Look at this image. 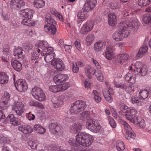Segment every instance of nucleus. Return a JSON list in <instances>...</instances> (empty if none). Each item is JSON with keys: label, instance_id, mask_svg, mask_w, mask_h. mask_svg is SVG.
Segmentation results:
<instances>
[{"label": "nucleus", "instance_id": "obj_16", "mask_svg": "<svg viewBox=\"0 0 151 151\" xmlns=\"http://www.w3.org/2000/svg\"><path fill=\"white\" fill-rule=\"evenodd\" d=\"M106 43L105 40H99L94 44L93 49L96 52H100L105 48Z\"/></svg>", "mask_w": 151, "mask_h": 151}, {"label": "nucleus", "instance_id": "obj_37", "mask_svg": "<svg viewBox=\"0 0 151 151\" xmlns=\"http://www.w3.org/2000/svg\"><path fill=\"white\" fill-rule=\"evenodd\" d=\"M95 40V36L94 34L91 33L88 34L86 38V45L87 46H90L93 42Z\"/></svg>", "mask_w": 151, "mask_h": 151}, {"label": "nucleus", "instance_id": "obj_55", "mask_svg": "<svg viewBox=\"0 0 151 151\" xmlns=\"http://www.w3.org/2000/svg\"><path fill=\"white\" fill-rule=\"evenodd\" d=\"M122 122L126 132H132V129L129 125L124 121H122Z\"/></svg>", "mask_w": 151, "mask_h": 151}, {"label": "nucleus", "instance_id": "obj_9", "mask_svg": "<svg viewBox=\"0 0 151 151\" xmlns=\"http://www.w3.org/2000/svg\"><path fill=\"white\" fill-rule=\"evenodd\" d=\"M70 86L68 83H66L59 85H52L49 87V91L52 92L57 93L65 91Z\"/></svg>", "mask_w": 151, "mask_h": 151}, {"label": "nucleus", "instance_id": "obj_59", "mask_svg": "<svg viewBox=\"0 0 151 151\" xmlns=\"http://www.w3.org/2000/svg\"><path fill=\"white\" fill-rule=\"evenodd\" d=\"M34 115L32 114L31 112H29L28 114H27V117L29 120H33L35 118Z\"/></svg>", "mask_w": 151, "mask_h": 151}, {"label": "nucleus", "instance_id": "obj_31", "mask_svg": "<svg viewBox=\"0 0 151 151\" xmlns=\"http://www.w3.org/2000/svg\"><path fill=\"white\" fill-rule=\"evenodd\" d=\"M9 81V77L5 72H0V84L3 85L7 84Z\"/></svg>", "mask_w": 151, "mask_h": 151}, {"label": "nucleus", "instance_id": "obj_50", "mask_svg": "<svg viewBox=\"0 0 151 151\" xmlns=\"http://www.w3.org/2000/svg\"><path fill=\"white\" fill-rule=\"evenodd\" d=\"M124 135L125 138L128 140L135 139L136 136L135 133H125Z\"/></svg>", "mask_w": 151, "mask_h": 151}, {"label": "nucleus", "instance_id": "obj_27", "mask_svg": "<svg viewBox=\"0 0 151 151\" xmlns=\"http://www.w3.org/2000/svg\"><path fill=\"white\" fill-rule=\"evenodd\" d=\"M7 119L9 120L10 123L13 125H18L20 124L19 119L15 117L13 114L9 115L7 118Z\"/></svg>", "mask_w": 151, "mask_h": 151}, {"label": "nucleus", "instance_id": "obj_3", "mask_svg": "<svg viewBox=\"0 0 151 151\" xmlns=\"http://www.w3.org/2000/svg\"><path fill=\"white\" fill-rule=\"evenodd\" d=\"M119 27L118 31L114 32L112 35L113 39L116 41L122 40L127 37L130 33V28L128 24L121 22L119 24Z\"/></svg>", "mask_w": 151, "mask_h": 151}, {"label": "nucleus", "instance_id": "obj_41", "mask_svg": "<svg viewBox=\"0 0 151 151\" xmlns=\"http://www.w3.org/2000/svg\"><path fill=\"white\" fill-rule=\"evenodd\" d=\"M30 18L23 19L21 23L22 24L28 26H33L34 25V22L31 20Z\"/></svg>", "mask_w": 151, "mask_h": 151}, {"label": "nucleus", "instance_id": "obj_64", "mask_svg": "<svg viewBox=\"0 0 151 151\" xmlns=\"http://www.w3.org/2000/svg\"><path fill=\"white\" fill-rule=\"evenodd\" d=\"M52 151H64L63 150H61L59 146L55 145L52 148Z\"/></svg>", "mask_w": 151, "mask_h": 151}, {"label": "nucleus", "instance_id": "obj_14", "mask_svg": "<svg viewBox=\"0 0 151 151\" xmlns=\"http://www.w3.org/2000/svg\"><path fill=\"white\" fill-rule=\"evenodd\" d=\"M135 67L137 72H139L142 76H145L147 74L148 69L147 66L139 62H136Z\"/></svg>", "mask_w": 151, "mask_h": 151}, {"label": "nucleus", "instance_id": "obj_39", "mask_svg": "<svg viewBox=\"0 0 151 151\" xmlns=\"http://www.w3.org/2000/svg\"><path fill=\"white\" fill-rule=\"evenodd\" d=\"M149 94V91L148 90H141L139 93V98L142 100L146 99L148 97Z\"/></svg>", "mask_w": 151, "mask_h": 151}, {"label": "nucleus", "instance_id": "obj_32", "mask_svg": "<svg viewBox=\"0 0 151 151\" xmlns=\"http://www.w3.org/2000/svg\"><path fill=\"white\" fill-rule=\"evenodd\" d=\"M147 46L144 45L139 49V51L136 55L137 58L138 59L141 57L147 52Z\"/></svg>", "mask_w": 151, "mask_h": 151}, {"label": "nucleus", "instance_id": "obj_44", "mask_svg": "<svg viewBox=\"0 0 151 151\" xmlns=\"http://www.w3.org/2000/svg\"><path fill=\"white\" fill-rule=\"evenodd\" d=\"M143 22L146 24L151 23V14H146L142 17Z\"/></svg>", "mask_w": 151, "mask_h": 151}, {"label": "nucleus", "instance_id": "obj_26", "mask_svg": "<svg viewBox=\"0 0 151 151\" xmlns=\"http://www.w3.org/2000/svg\"><path fill=\"white\" fill-rule=\"evenodd\" d=\"M14 55L16 58L23 59L24 56V53L22 48L19 47L15 48L14 51Z\"/></svg>", "mask_w": 151, "mask_h": 151}, {"label": "nucleus", "instance_id": "obj_20", "mask_svg": "<svg viewBox=\"0 0 151 151\" xmlns=\"http://www.w3.org/2000/svg\"><path fill=\"white\" fill-rule=\"evenodd\" d=\"M114 50V48L113 47L109 45L107 47L105 54L106 58L108 60H111L114 58L115 55Z\"/></svg>", "mask_w": 151, "mask_h": 151}, {"label": "nucleus", "instance_id": "obj_46", "mask_svg": "<svg viewBox=\"0 0 151 151\" xmlns=\"http://www.w3.org/2000/svg\"><path fill=\"white\" fill-rule=\"evenodd\" d=\"M139 99L137 96H134L131 97L130 101L133 104H137L138 105H141V101H139Z\"/></svg>", "mask_w": 151, "mask_h": 151}, {"label": "nucleus", "instance_id": "obj_8", "mask_svg": "<svg viewBox=\"0 0 151 151\" xmlns=\"http://www.w3.org/2000/svg\"><path fill=\"white\" fill-rule=\"evenodd\" d=\"M24 104L21 101L14 103L12 105L13 111L18 116H21L24 113L25 110Z\"/></svg>", "mask_w": 151, "mask_h": 151}, {"label": "nucleus", "instance_id": "obj_33", "mask_svg": "<svg viewBox=\"0 0 151 151\" xmlns=\"http://www.w3.org/2000/svg\"><path fill=\"white\" fill-rule=\"evenodd\" d=\"M96 71L94 68L91 66H88L86 67L85 71L86 76L90 79L92 78L91 75H94Z\"/></svg>", "mask_w": 151, "mask_h": 151}, {"label": "nucleus", "instance_id": "obj_18", "mask_svg": "<svg viewBox=\"0 0 151 151\" xmlns=\"http://www.w3.org/2000/svg\"><path fill=\"white\" fill-rule=\"evenodd\" d=\"M67 96L65 95H61L58 98L54 97L52 99V102L54 104V106L55 108H57L63 104V100L65 99Z\"/></svg>", "mask_w": 151, "mask_h": 151}, {"label": "nucleus", "instance_id": "obj_22", "mask_svg": "<svg viewBox=\"0 0 151 151\" xmlns=\"http://www.w3.org/2000/svg\"><path fill=\"white\" fill-rule=\"evenodd\" d=\"M114 85L117 88H121L125 89L126 91L128 92H131L132 89V84L124 83H117L115 82Z\"/></svg>", "mask_w": 151, "mask_h": 151}, {"label": "nucleus", "instance_id": "obj_58", "mask_svg": "<svg viewBox=\"0 0 151 151\" xmlns=\"http://www.w3.org/2000/svg\"><path fill=\"white\" fill-rule=\"evenodd\" d=\"M72 70L73 73H77L79 70V68L76 62L72 63Z\"/></svg>", "mask_w": 151, "mask_h": 151}, {"label": "nucleus", "instance_id": "obj_48", "mask_svg": "<svg viewBox=\"0 0 151 151\" xmlns=\"http://www.w3.org/2000/svg\"><path fill=\"white\" fill-rule=\"evenodd\" d=\"M33 128L34 130L37 132H46L45 128L39 124L35 125Z\"/></svg>", "mask_w": 151, "mask_h": 151}, {"label": "nucleus", "instance_id": "obj_45", "mask_svg": "<svg viewBox=\"0 0 151 151\" xmlns=\"http://www.w3.org/2000/svg\"><path fill=\"white\" fill-rule=\"evenodd\" d=\"M131 22H128L126 23L128 24V26L130 28V27H132L133 28H137L139 24V22L138 20L136 19H134L132 21H130Z\"/></svg>", "mask_w": 151, "mask_h": 151}, {"label": "nucleus", "instance_id": "obj_12", "mask_svg": "<svg viewBox=\"0 0 151 151\" xmlns=\"http://www.w3.org/2000/svg\"><path fill=\"white\" fill-rule=\"evenodd\" d=\"M127 114H125V115L126 118L133 123L139 116L137 115V111L135 109L132 107L130 108Z\"/></svg>", "mask_w": 151, "mask_h": 151}, {"label": "nucleus", "instance_id": "obj_6", "mask_svg": "<svg viewBox=\"0 0 151 151\" xmlns=\"http://www.w3.org/2000/svg\"><path fill=\"white\" fill-rule=\"evenodd\" d=\"M86 106L85 103L82 101H77L75 102L71 107L70 111L71 113L77 114L83 110Z\"/></svg>", "mask_w": 151, "mask_h": 151}, {"label": "nucleus", "instance_id": "obj_15", "mask_svg": "<svg viewBox=\"0 0 151 151\" xmlns=\"http://www.w3.org/2000/svg\"><path fill=\"white\" fill-rule=\"evenodd\" d=\"M51 63L58 70L62 71L65 68V65L62 61L60 59H54Z\"/></svg>", "mask_w": 151, "mask_h": 151}, {"label": "nucleus", "instance_id": "obj_52", "mask_svg": "<svg viewBox=\"0 0 151 151\" xmlns=\"http://www.w3.org/2000/svg\"><path fill=\"white\" fill-rule=\"evenodd\" d=\"M38 141L37 140H29L28 142V145L33 149H36Z\"/></svg>", "mask_w": 151, "mask_h": 151}, {"label": "nucleus", "instance_id": "obj_35", "mask_svg": "<svg viewBox=\"0 0 151 151\" xmlns=\"http://www.w3.org/2000/svg\"><path fill=\"white\" fill-rule=\"evenodd\" d=\"M133 123L142 128H144L146 125L144 120L140 116Z\"/></svg>", "mask_w": 151, "mask_h": 151}, {"label": "nucleus", "instance_id": "obj_5", "mask_svg": "<svg viewBox=\"0 0 151 151\" xmlns=\"http://www.w3.org/2000/svg\"><path fill=\"white\" fill-rule=\"evenodd\" d=\"M93 140V137L86 133H78L76 136V140L78 143L84 146H89Z\"/></svg>", "mask_w": 151, "mask_h": 151}, {"label": "nucleus", "instance_id": "obj_63", "mask_svg": "<svg viewBox=\"0 0 151 151\" xmlns=\"http://www.w3.org/2000/svg\"><path fill=\"white\" fill-rule=\"evenodd\" d=\"M74 43L76 48L79 50L80 51L81 50V47L80 42L76 40L75 42Z\"/></svg>", "mask_w": 151, "mask_h": 151}, {"label": "nucleus", "instance_id": "obj_10", "mask_svg": "<svg viewBox=\"0 0 151 151\" xmlns=\"http://www.w3.org/2000/svg\"><path fill=\"white\" fill-rule=\"evenodd\" d=\"M16 89L19 91L25 92L28 88L27 84L24 79H20L14 82Z\"/></svg>", "mask_w": 151, "mask_h": 151}, {"label": "nucleus", "instance_id": "obj_56", "mask_svg": "<svg viewBox=\"0 0 151 151\" xmlns=\"http://www.w3.org/2000/svg\"><path fill=\"white\" fill-rule=\"evenodd\" d=\"M120 108L121 111L126 114H127L129 111V109H130V108H129L127 106L124 104H123L120 106Z\"/></svg>", "mask_w": 151, "mask_h": 151}, {"label": "nucleus", "instance_id": "obj_62", "mask_svg": "<svg viewBox=\"0 0 151 151\" xmlns=\"http://www.w3.org/2000/svg\"><path fill=\"white\" fill-rule=\"evenodd\" d=\"M5 109V107H3L1 106H0V119H4L5 117V115L3 114V109Z\"/></svg>", "mask_w": 151, "mask_h": 151}, {"label": "nucleus", "instance_id": "obj_49", "mask_svg": "<svg viewBox=\"0 0 151 151\" xmlns=\"http://www.w3.org/2000/svg\"><path fill=\"white\" fill-rule=\"evenodd\" d=\"M116 146L117 149L119 151L124 150L125 149L124 143L121 141H117L116 142Z\"/></svg>", "mask_w": 151, "mask_h": 151}, {"label": "nucleus", "instance_id": "obj_24", "mask_svg": "<svg viewBox=\"0 0 151 151\" xmlns=\"http://www.w3.org/2000/svg\"><path fill=\"white\" fill-rule=\"evenodd\" d=\"M108 22L109 24L111 26H113L117 23V18L116 15L114 13H111L108 15Z\"/></svg>", "mask_w": 151, "mask_h": 151}, {"label": "nucleus", "instance_id": "obj_38", "mask_svg": "<svg viewBox=\"0 0 151 151\" xmlns=\"http://www.w3.org/2000/svg\"><path fill=\"white\" fill-rule=\"evenodd\" d=\"M45 4V1L43 0H34L33 5L37 9L43 7Z\"/></svg>", "mask_w": 151, "mask_h": 151}, {"label": "nucleus", "instance_id": "obj_29", "mask_svg": "<svg viewBox=\"0 0 151 151\" xmlns=\"http://www.w3.org/2000/svg\"><path fill=\"white\" fill-rule=\"evenodd\" d=\"M68 143L72 146L74 147V149L76 151H86V150H83L79 144H77L75 142V140L70 139L68 141Z\"/></svg>", "mask_w": 151, "mask_h": 151}, {"label": "nucleus", "instance_id": "obj_47", "mask_svg": "<svg viewBox=\"0 0 151 151\" xmlns=\"http://www.w3.org/2000/svg\"><path fill=\"white\" fill-rule=\"evenodd\" d=\"M44 59L46 62L49 63L51 62L55 56V54L52 53L51 54H48L44 55Z\"/></svg>", "mask_w": 151, "mask_h": 151}, {"label": "nucleus", "instance_id": "obj_34", "mask_svg": "<svg viewBox=\"0 0 151 151\" xmlns=\"http://www.w3.org/2000/svg\"><path fill=\"white\" fill-rule=\"evenodd\" d=\"M50 131L53 132H58L60 128L58 124L56 123H52L50 124L49 126Z\"/></svg>", "mask_w": 151, "mask_h": 151}, {"label": "nucleus", "instance_id": "obj_13", "mask_svg": "<svg viewBox=\"0 0 151 151\" xmlns=\"http://www.w3.org/2000/svg\"><path fill=\"white\" fill-rule=\"evenodd\" d=\"M103 93L104 96L106 100L109 103H111L113 101V98L111 95L114 94L113 89L108 87L103 89Z\"/></svg>", "mask_w": 151, "mask_h": 151}, {"label": "nucleus", "instance_id": "obj_57", "mask_svg": "<svg viewBox=\"0 0 151 151\" xmlns=\"http://www.w3.org/2000/svg\"><path fill=\"white\" fill-rule=\"evenodd\" d=\"M9 142L7 138L1 134L0 136V142L1 143L4 144H6Z\"/></svg>", "mask_w": 151, "mask_h": 151}, {"label": "nucleus", "instance_id": "obj_61", "mask_svg": "<svg viewBox=\"0 0 151 151\" xmlns=\"http://www.w3.org/2000/svg\"><path fill=\"white\" fill-rule=\"evenodd\" d=\"M92 60L93 63L95 65L98 70L101 69L100 65L96 60H94L93 58H92Z\"/></svg>", "mask_w": 151, "mask_h": 151}, {"label": "nucleus", "instance_id": "obj_2", "mask_svg": "<svg viewBox=\"0 0 151 151\" xmlns=\"http://www.w3.org/2000/svg\"><path fill=\"white\" fill-rule=\"evenodd\" d=\"M90 113L88 111H84L80 114V118L81 120L87 121L86 122V126L89 130L93 132L95 130L98 131L101 128V126L98 123L95 122L93 119L91 118Z\"/></svg>", "mask_w": 151, "mask_h": 151}, {"label": "nucleus", "instance_id": "obj_30", "mask_svg": "<svg viewBox=\"0 0 151 151\" xmlns=\"http://www.w3.org/2000/svg\"><path fill=\"white\" fill-rule=\"evenodd\" d=\"M35 13L34 10L32 9H27L23 10L22 11V16L27 18L31 19Z\"/></svg>", "mask_w": 151, "mask_h": 151}, {"label": "nucleus", "instance_id": "obj_1", "mask_svg": "<svg viewBox=\"0 0 151 151\" xmlns=\"http://www.w3.org/2000/svg\"><path fill=\"white\" fill-rule=\"evenodd\" d=\"M34 49L31 55L30 60L32 63H35L36 65L38 63L37 59L39 58L40 53L42 55L51 54L52 53L55 54L53 51V48L48 47V44L46 41L38 42L35 45Z\"/></svg>", "mask_w": 151, "mask_h": 151}, {"label": "nucleus", "instance_id": "obj_54", "mask_svg": "<svg viewBox=\"0 0 151 151\" xmlns=\"http://www.w3.org/2000/svg\"><path fill=\"white\" fill-rule=\"evenodd\" d=\"M108 119L110 125L113 128H115L116 126V123L114 120L111 117L108 116Z\"/></svg>", "mask_w": 151, "mask_h": 151}, {"label": "nucleus", "instance_id": "obj_21", "mask_svg": "<svg viewBox=\"0 0 151 151\" xmlns=\"http://www.w3.org/2000/svg\"><path fill=\"white\" fill-rule=\"evenodd\" d=\"M125 80L131 84L135 83L136 81V75L129 71L125 75Z\"/></svg>", "mask_w": 151, "mask_h": 151}, {"label": "nucleus", "instance_id": "obj_28", "mask_svg": "<svg viewBox=\"0 0 151 151\" xmlns=\"http://www.w3.org/2000/svg\"><path fill=\"white\" fill-rule=\"evenodd\" d=\"M10 4L14 8H20L24 5L25 3L23 0H11Z\"/></svg>", "mask_w": 151, "mask_h": 151}, {"label": "nucleus", "instance_id": "obj_17", "mask_svg": "<svg viewBox=\"0 0 151 151\" xmlns=\"http://www.w3.org/2000/svg\"><path fill=\"white\" fill-rule=\"evenodd\" d=\"M10 98V95L9 93L7 92H4L0 102V105L3 107H5V109H7Z\"/></svg>", "mask_w": 151, "mask_h": 151}, {"label": "nucleus", "instance_id": "obj_23", "mask_svg": "<svg viewBox=\"0 0 151 151\" xmlns=\"http://www.w3.org/2000/svg\"><path fill=\"white\" fill-rule=\"evenodd\" d=\"M129 58V55L127 53L119 54L117 56L116 60L118 63L122 64L126 62Z\"/></svg>", "mask_w": 151, "mask_h": 151}, {"label": "nucleus", "instance_id": "obj_42", "mask_svg": "<svg viewBox=\"0 0 151 151\" xmlns=\"http://www.w3.org/2000/svg\"><path fill=\"white\" fill-rule=\"evenodd\" d=\"M70 129L72 131L79 132L81 130L82 125L80 123L74 124L70 127Z\"/></svg>", "mask_w": 151, "mask_h": 151}, {"label": "nucleus", "instance_id": "obj_43", "mask_svg": "<svg viewBox=\"0 0 151 151\" xmlns=\"http://www.w3.org/2000/svg\"><path fill=\"white\" fill-rule=\"evenodd\" d=\"M45 20L47 22V24H49L50 25L55 26L56 24V21L50 15L46 16Z\"/></svg>", "mask_w": 151, "mask_h": 151}, {"label": "nucleus", "instance_id": "obj_4", "mask_svg": "<svg viewBox=\"0 0 151 151\" xmlns=\"http://www.w3.org/2000/svg\"><path fill=\"white\" fill-rule=\"evenodd\" d=\"M97 2V0H87L84 4V8L78 12L77 17L79 19L81 20L78 21V23L83 21L88 16V12L94 8Z\"/></svg>", "mask_w": 151, "mask_h": 151}, {"label": "nucleus", "instance_id": "obj_19", "mask_svg": "<svg viewBox=\"0 0 151 151\" xmlns=\"http://www.w3.org/2000/svg\"><path fill=\"white\" fill-rule=\"evenodd\" d=\"M68 79V77L67 74H59L56 75L53 78V81L56 83H62Z\"/></svg>", "mask_w": 151, "mask_h": 151}, {"label": "nucleus", "instance_id": "obj_51", "mask_svg": "<svg viewBox=\"0 0 151 151\" xmlns=\"http://www.w3.org/2000/svg\"><path fill=\"white\" fill-rule=\"evenodd\" d=\"M138 4L140 6H146L150 3L151 0H138Z\"/></svg>", "mask_w": 151, "mask_h": 151}, {"label": "nucleus", "instance_id": "obj_7", "mask_svg": "<svg viewBox=\"0 0 151 151\" xmlns=\"http://www.w3.org/2000/svg\"><path fill=\"white\" fill-rule=\"evenodd\" d=\"M31 93L35 99L39 101H43L46 99L45 93L40 88L34 87L32 89Z\"/></svg>", "mask_w": 151, "mask_h": 151}, {"label": "nucleus", "instance_id": "obj_36", "mask_svg": "<svg viewBox=\"0 0 151 151\" xmlns=\"http://www.w3.org/2000/svg\"><path fill=\"white\" fill-rule=\"evenodd\" d=\"M11 64L14 69L17 71H19L22 69V64L17 60H15L12 61Z\"/></svg>", "mask_w": 151, "mask_h": 151}, {"label": "nucleus", "instance_id": "obj_40", "mask_svg": "<svg viewBox=\"0 0 151 151\" xmlns=\"http://www.w3.org/2000/svg\"><path fill=\"white\" fill-rule=\"evenodd\" d=\"M92 96L93 97L96 102L99 103L101 101V98L100 94L97 91L94 90L92 91Z\"/></svg>", "mask_w": 151, "mask_h": 151}, {"label": "nucleus", "instance_id": "obj_11", "mask_svg": "<svg viewBox=\"0 0 151 151\" xmlns=\"http://www.w3.org/2000/svg\"><path fill=\"white\" fill-rule=\"evenodd\" d=\"M94 22L91 20L87 21L81 28L80 32L83 35L87 34L93 29L94 26Z\"/></svg>", "mask_w": 151, "mask_h": 151}, {"label": "nucleus", "instance_id": "obj_60", "mask_svg": "<svg viewBox=\"0 0 151 151\" xmlns=\"http://www.w3.org/2000/svg\"><path fill=\"white\" fill-rule=\"evenodd\" d=\"M110 6L111 9H116L117 8H119V6H118L117 3L116 2H111L110 3Z\"/></svg>", "mask_w": 151, "mask_h": 151}, {"label": "nucleus", "instance_id": "obj_53", "mask_svg": "<svg viewBox=\"0 0 151 151\" xmlns=\"http://www.w3.org/2000/svg\"><path fill=\"white\" fill-rule=\"evenodd\" d=\"M95 75L99 81L100 82L103 81L104 78L103 76L100 69L96 71Z\"/></svg>", "mask_w": 151, "mask_h": 151}, {"label": "nucleus", "instance_id": "obj_25", "mask_svg": "<svg viewBox=\"0 0 151 151\" xmlns=\"http://www.w3.org/2000/svg\"><path fill=\"white\" fill-rule=\"evenodd\" d=\"M44 30L45 32L49 33L52 35H55L57 31L55 26L50 25L49 24H45L44 25Z\"/></svg>", "mask_w": 151, "mask_h": 151}]
</instances>
